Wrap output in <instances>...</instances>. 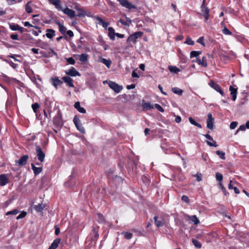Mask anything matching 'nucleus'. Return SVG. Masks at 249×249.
I'll use <instances>...</instances> for the list:
<instances>
[{"label": "nucleus", "instance_id": "obj_1", "mask_svg": "<svg viewBox=\"0 0 249 249\" xmlns=\"http://www.w3.org/2000/svg\"><path fill=\"white\" fill-rule=\"evenodd\" d=\"M50 3L53 5L59 11H62L63 12L67 15L70 18H73L75 16V12L66 7L64 9L63 8L61 2L60 0H48Z\"/></svg>", "mask_w": 249, "mask_h": 249}, {"label": "nucleus", "instance_id": "obj_2", "mask_svg": "<svg viewBox=\"0 0 249 249\" xmlns=\"http://www.w3.org/2000/svg\"><path fill=\"white\" fill-rule=\"evenodd\" d=\"M73 123L76 127L77 129L82 134H85V130L84 127L82 126L80 120L77 116H75L73 118Z\"/></svg>", "mask_w": 249, "mask_h": 249}, {"label": "nucleus", "instance_id": "obj_3", "mask_svg": "<svg viewBox=\"0 0 249 249\" xmlns=\"http://www.w3.org/2000/svg\"><path fill=\"white\" fill-rule=\"evenodd\" d=\"M143 35L142 32H137L129 36L127 39V42H132L135 43L138 38L141 37Z\"/></svg>", "mask_w": 249, "mask_h": 249}, {"label": "nucleus", "instance_id": "obj_4", "mask_svg": "<svg viewBox=\"0 0 249 249\" xmlns=\"http://www.w3.org/2000/svg\"><path fill=\"white\" fill-rule=\"evenodd\" d=\"M120 4L129 10L137 9V7L127 0H118Z\"/></svg>", "mask_w": 249, "mask_h": 249}, {"label": "nucleus", "instance_id": "obj_5", "mask_svg": "<svg viewBox=\"0 0 249 249\" xmlns=\"http://www.w3.org/2000/svg\"><path fill=\"white\" fill-rule=\"evenodd\" d=\"M36 150L38 160L41 162H43L45 157V153L43 152L42 150L39 146H36Z\"/></svg>", "mask_w": 249, "mask_h": 249}, {"label": "nucleus", "instance_id": "obj_6", "mask_svg": "<svg viewBox=\"0 0 249 249\" xmlns=\"http://www.w3.org/2000/svg\"><path fill=\"white\" fill-rule=\"evenodd\" d=\"M108 86L112 90L117 93H119L123 89L122 86H120L116 82L112 81L109 82Z\"/></svg>", "mask_w": 249, "mask_h": 249}, {"label": "nucleus", "instance_id": "obj_7", "mask_svg": "<svg viewBox=\"0 0 249 249\" xmlns=\"http://www.w3.org/2000/svg\"><path fill=\"white\" fill-rule=\"evenodd\" d=\"M184 217L185 220L190 221L191 223H194L195 225H197L199 223V220L196 215L190 216L188 214H184Z\"/></svg>", "mask_w": 249, "mask_h": 249}, {"label": "nucleus", "instance_id": "obj_8", "mask_svg": "<svg viewBox=\"0 0 249 249\" xmlns=\"http://www.w3.org/2000/svg\"><path fill=\"white\" fill-rule=\"evenodd\" d=\"M209 86L212 88L213 89H215L216 91L218 92L219 93H220V94L222 95V96H224V92L222 91V90L221 89V87L220 86L217 84V83H216L215 82H214V81H211L209 84Z\"/></svg>", "mask_w": 249, "mask_h": 249}, {"label": "nucleus", "instance_id": "obj_9", "mask_svg": "<svg viewBox=\"0 0 249 249\" xmlns=\"http://www.w3.org/2000/svg\"><path fill=\"white\" fill-rule=\"evenodd\" d=\"M214 119L211 113H209L207 120V127L209 129H213L214 127Z\"/></svg>", "mask_w": 249, "mask_h": 249}, {"label": "nucleus", "instance_id": "obj_10", "mask_svg": "<svg viewBox=\"0 0 249 249\" xmlns=\"http://www.w3.org/2000/svg\"><path fill=\"white\" fill-rule=\"evenodd\" d=\"M154 219L157 227L163 226L165 223V220L162 217H158L155 216L154 217Z\"/></svg>", "mask_w": 249, "mask_h": 249}, {"label": "nucleus", "instance_id": "obj_11", "mask_svg": "<svg viewBox=\"0 0 249 249\" xmlns=\"http://www.w3.org/2000/svg\"><path fill=\"white\" fill-rule=\"evenodd\" d=\"M28 159V156L27 155H23L20 159L18 160H16V163L20 166L25 165L26 163L27 160Z\"/></svg>", "mask_w": 249, "mask_h": 249}, {"label": "nucleus", "instance_id": "obj_12", "mask_svg": "<svg viewBox=\"0 0 249 249\" xmlns=\"http://www.w3.org/2000/svg\"><path fill=\"white\" fill-rule=\"evenodd\" d=\"M62 79L66 84V85L71 88H73V80L70 77L66 76L62 77Z\"/></svg>", "mask_w": 249, "mask_h": 249}, {"label": "nucleus", "instance_id": "obj_13", "mask_svg": "<svg viewBox=\"0 0 249 249\" xmlns=\"http://www.w3.org/2000/svg\"><path fill=\"white\" fill-rule=\"evenodd\" d=\"M51 81L53 85L56 89H57L58 86H60L63 83V82L59 80L57 77L51 78Z\"/></svg>", "mask_w": 249, "mask_h": 249}, {"label": "nucleus", "instance_id": "obj_14", "mask_svg": "<svg viewBox=\"0 0 249 249\" xmlns=\"http://www.w3.org/2000/svg\"><path fill=\"white\" fill-rule=\"evenodd\" d=\"M67 75L71 76H80V74L73 67L71 68L68 71L66 72Z\"/></svg>", "mask_w": 249, "mask_h": 249}, {"label": "nucleus", "instance_id": "obj_15", "mask_svg": "<svg viewBox=\"0 0 249 249\" xmlns=\"http://www.w3.org/2000/svg\"><path fill=\"white\" fill-rule=\"evenodd\" d=\"M8 182V178L5 174H1L0 176V185L1 186L5 185Z\"/></svg>", "mask_w": 249, "mask_h": 249}, {"label": "nucleus", "instance_id": "obj_16", "mask_svg": "<svg viewBox=\"0 0 249 249\" xmlns=\"http://www.w3.org/2000/svg\"><path fill=\"white\" fill-rule=\"evenodd\" d=\"M99 61L105 64L108 68H109L111 64V61L109 59H107L103 57L99 58Z\"/></svg>", "mask_w": 249, "mask_h": 249}, {"label": "nucleus", "instance_id": "obj_17", "mask_svg": "<svg viewBox=\"0 0 249 249\" xmlns=\"http://www.w3.org/2000/svg\"><path fill=\"white\" fill-rule=\"evenodd\" d=\"M74 107L79 112L81 113H85L86 112V109L84 108L81 107L79 102H75Z\"/></svg>", "mask_w": 249, "mask_h": 249}, {"label": "nucleus", "instance_id": "obj_18", "mask_svg": "<svg viewBox=\"0 0 249 249\" xmlns=\"http://www.w3.org/2000/svg\"><path fill=\"white\" fill-rule=\"evenodd\" d=\"M229 90L231 92V95L232 97V100L235 101L236 99L237 89L233 88L232 86H230Z\"/></svg>", "mask_w": 249, "mask_h": 249}, {"label": "nucleus", "instance_id": "obj_19", "mask_svg": "<svg viewBox=\"0 0 249 249\" xmlns=\"http://www.w3.org/2000/svg\"><path fill=\"white\" fill-rule=\"evenodd\" d=\"M96 19L98 21V24L102 25L104 28H107V26L109 24V22H107L103 20L101 18L99 17H97Z\"/></svg>", "mask_w": 249, "mask_h": 249}, {"label": "nucleus", "instance_id": "obj_20", "mask_svg": "<svg viewBox=\"0 0 249 249\" xmlns=\"http://www.w3.org/2000/svg\"><path fill=\"white\" fill-rule=\"evenodd\" d=\"M60 242V239L58 238L54 240L48 249H56Z\"/></svg>", "mask_w": 249, "mask_h": 249}, {"label": "nucleus", "instance_id": "obj_21", "mask_svg": "<svg viewBox=\"0 0 249 249\" xmlns=\"http://www.w3.org/2000/svg\"><path fill=\"white\" fill-rule=\"evenodd\" d=\"M46 36L47 37L52 39L55 36V31L52 29H48L46 30Z\"/></svg>", "mask_w": 249, "mask_h": 249}, {"label": "nucleus", "instance_id": "obj_22", "mask_svg": "<svg viewBox=\"0 0 249 249\" xmlns=\"http://www.w3.org/2000/svg\"><path fill=\"white\" fill-rule=\"evenodd\" d=\"M46 205L45 204H38L34 206V209L37 212H41L45 207Z\"/></svg>", "mask_w": 249, "mask_h": 249}, {"label": "nucleus", "instance_id": "obj_23", "mask_svg": "<svg viewBox=\"0 0 249 249\" xmlns=\"http://www.w3.org/2000/svg\"><path fill=\"white\" fill-rule=\"evenodd\" d=\"M108 36L111 40H114L115 39V36L116 33L115 30L112 27H109L108 28Z\"/></svg>", "mask_w": 249, "mask_h": 249}, {"label": "nucleus", "instance_id": "obj_24", "mask_svg": "<svg viewBox=\"0 0 249 249\" xmlns=\"http://www.w3.org/2000/svg\"><path fill=\"white\" fill-rule=\"evenodd\" d=\"M31 165L32 167V169L34 171V173L35 175L39 174L41 172L42 170V167H36L35 166L34 163H31Z\"/></svg>", "mask_w": 249, "mask_h": 249}, {"label": "nucleus", "instance_id": "obj_25", "mask_svg": "<svg viewBox=\"0 0 249 249\" xmlns=\"http://www.w3.org/2000/svg\"><path fill=\"white\" fill-rule=\"evenodd\" d=\"M168 70L171 72L176 74L178 73L180 71V69L177 67L172 66H169L168 67Z\"/></svg>", "mask_w": 249, "mask_h": 249}, {"label": "nucleus", "instance_id": "obj_26", "mask_svg": "<svg viewBox=\"0 0 249 249\" xmlns=\"http://www.w3.org/2000/svg\"><path fill=\"white\" fill-rule=\"evenodd\" d=\"M56 23L59 26V31L62 34H64L67 31V28L63 24L59 22H57Z\"/></svg>", "mask_w": 249, "mask_h": 249}, {"label": "nucleus", "instance_id": "obj_27", "mask_svg": "<svg viewBox=\"0 0 249 249\" xmlns=\"http://www.w3.org/2000/svg\"><path fill=\"white\" fill-rule=\"evenodd\" d=\"M31 2H32L31 1H29L25 5V11L28 14H30V13H31L33 12L32 8L30 5V4L31 3Z\"/></svg>", "mask_w": 249, "mask_h": 249}, {"label": "nucleus", "instance_id": "obj_28", "mask_svg": "<svg viewBox=\"0 0 249 249\" xmlns=\"http://www.w3.org/2000/svg\"><path fill=\"white\" fill-rule=\"evenodd\" d=\"M205 0H203V3L201 6V12L204 13V14L209 13V10L208 8L204 4Z\"/></svg>", "mask_w": 249, "mask_h": 249}, {"label": "nucleus", "instance_id": "obj_29", "mask_svg": "<svg viewBox=\"0 0 249 249\" xmlns=\"http://www.w3.org/2000/svg\"><path fill=\"white\" fill-rule=\"evenodd\" d=\"M142 107L145 110H149L153 108V106L150 103H143Z\"/></svg>", "mask_w": 249, "mask_h": 249}, {"label": "nucleus", "instance_id": "obj_30", "mask_svg": "<svg viewBox=\"0 0 249 249\" xmlns=\"http://www.w3.org/2000/svg\"><path fill=\"white\" fill-rule=\"evenodd\" d=\"M88 55L86 53H82L79 55V60L80 61L85 62L88 61Z\"/></svg>", "mask_w": 249, "mask_h": 249}, {"label": "nucleus", "instance_id": "obj_31", "mask_svg": "<svg viewBox=\"0 0 249 249\" xmlns=\"http://www.w3.org/2000/svg\"><path fill=\"white\" fill-rule=\"evenodd\" d=\"M9 28L12 31H18L19 28L20 29V26L17 24L12 23L9 24Z\"/></svg>", "mask_w": 249, "mask_h": 249}, {"label": "nucleus", "instance_id": "obj_32", "mask_svg": "<svg viewBox=\"0 0 249 249\" xmlns=\"http://www.w3.org/2000/svg\"><path fill=\"white\" fill-rule=\"evenodd\" d=\"M189 121L190 122V123L192 124H193L199 128H201L202 126H201V125L199 124V123H196L194 119H193L192 117H190L189 118Z\"/></svg>", "mask_w": 249, "mask_h": 249}, {"label": "nucleus", "instance_id": "obj_33", "mask_svg": "<svg viewBox=\"0 0 249 249\" xmlns=\"http://www.w3.org/2000/svg\"><path fill=\"white\" fill-rule=\"evenodd\" d=\"M75 9L78 12L77 14L78 17H84L85 15L84 12L81 10L80 8H79L78 6H76Z\"/></svg>", "mask_w": 249, "mask_h": 249}, {"label": "nucleus", "instance_id": "obj_34", "mask_svg": "<svg viewBox=\"0 0 249 249\" xmlns=\"http://www.w3.org/2000/svg\"><path fill=\"white\" fill-rule=\"evenodd\" d=\"M172 91L178 95H180L182 93V90L178 88H174L172 89Z\"/></svg>", "mask_w": 249, "mask_h": 249}, {"label": "nucleus", "instance_id": "obj_35", "mask_svg": "<svg viewBox=\"0 0 249 249\" xmlns=\"http://www.w3.org/2000/svg\"><path fill=\"white\" fill-rule=\"evenodd\" d=\"M192 243L196 248L199 249L201 247V244L199 241L196 239H193Z\"/></svg>", "mask_w": 249, "mask_h": 249}, {"label": "nucleus", "instance_id": "obj_36", "mask_svg": "<svg viewBox=\"0 0 249 249\" xmlns=\"http://www.w3.org/2000/svg\"><path fill=\"white\" fill-rule=\"evenodd\" d=\"M201 53V51H192L190 53V57H191V58H193V57H196L197 56H198Z\"/></svg>", "mask_w": 249, "mask_h": 249}, {"label": "nucleus", "instance_id": "obj_37", "mask_svg": "<svg viewBox=\"0 0 249 249\" xmlns=\"http://www.w3.org/2000/svg\"><path fill=\"white\" fill-rule=\"evenodd\" d=\"M216 154L219 156V157L220 159L222 160H224L225 159V153L223 152V151L220 150H217L216 151Z\"/></svg>", "mask_w": 249, "mask_h": 249}, {"label": "nucleus", "instance_id": "obj_38", "mask_svg": "<svg viewBox=\"0 0 249 249\" xmlns=\"http://www.w3.org/2000/svg\"><path fill=\"white\" fill-rule=\"evenodd\" d=\"M222 33L225 35H231L232 32H231L226 27H224L222 30Z\"/></svg>", "mask_w": 249, "mask_h": 249}, {"label": "nucleus", "instance_id": "obj_39", "mask_svg": "<svg viewBox=\"0 0 249 249\" xmlns=\"http://www.w3.org/2000/svg\"><path fill=\"white\" fill-rule=\"evenodd\" d=\"M216 178L217 180L219 181V182H222L223 179L222 175L220 173L217 172L216 173Z\"/></svg>", "mask_w": 249, "mask_h": 249}, {"label": "nucleus", "instance_id": "obj_40", "mask_svg": "<svg viewBox=\"0 0 249 249\" xmlns=\"http://www.w3.org/2000/svg\"><path fill=\"white\" fill-rule=\"evenodd\" d=\"M196 178L197 181L199 182L202 180V175L200 172H197L195 175L194 176Z\"/></svg>", "mask_w": 249, "mask_h": 249}, {"label": "nucleus", "instance_id": "obj_41", "mask_svg": "<svg viewBox=\"0 0 249 249\" xmlns=\"http://www.w3.org/2000/svg\"><path fill=\"white\" fill-rule=\"evenodd\" d=\"M22 0H7L9 5H13L16 3H19L22 1Z\"/></svg>", "mask_w": 249, "mask_h": 249}, {"label": "nucleus", "instance_id": "obj_42", "mask_svg": "<svg viewBox=\"0 0 249 249\" xmlns=\"http://www.w3.org/2000/svg\"><path fill=\"white\" fill-rule=\"evenodd\" d=\"M123 234H124V236L126 239H130L132 237V234L130 232H123Z\"/></svg>", "mask_w": 249, "mask_h": 249}, {"label": "nucleus", "instance_id": "obj_43", "mask_svg": "<svg viewBox=\"0 0 249 249\" xmlns=\"http://www.w3.org/2000/svg\"><path fill=\"white\" fill-rule=\"evenodd\" d=\"M18 213V211L17 210L14 209L12 211H9L8 212H7L6 213V215H8L10 214L16 215Z\"/></svg>", "mask_w": 249, "mask_h": 249}, {"label": "nucleus", "instance_id": "obj_44", "mask_svg": "<svg viewBox=\"0 0 249 249\" xmlns=\"http://www.w3.org/2000/svg\"><path fill=\"white\" fill-rule=\"evenodd\" d=\"M185 43L190 45H193L194 44V41H193L192 39L189 37L186 38Z\"/></svg>", "mask_w": 249, "mask_h": 249}, {"label": "nucleus", "instance_id": "obj_45", "mask_svg": "<svg viewBox=\"0 0 249 249\" xmlns=\"http://www.w3.org/2000/svg\"><path fill=\"white\" fill-rule=\"evenodd\" d=\"M201 65L203 66L204 67H206L207 66V61H206V57L205 56H203L201 60Z\"/></svg>", "mask_w": 249, "mask_h": 249}, {"label": "nucleus", "instance_id": "obj_46", "mask_svg": "<svg viewBox=\"0 0 249 249\" xmlns=\"http://www.w3.org/2000/svg\"><path fill=\"white\" fill-rule=\"evenodd\" d=\"M213 142H209L208 141H207V143L208 144V145L210 146H214V147H217V144H216V142L215 141H212Z\"/></svg>", "mask_w": 249, "mask_h": 249}, {"label": "nucleus", "instance_id": "obj_47", "mask_svg": "<svg viewBox=\"0 0 249 249\" xmlns=\"http://www.w3.org/2000/svg\"><path fill=\"white\" fill-rule=\"evenodd\" d=\"M237 124H238V123L237 122H232L230 124V128L231 129H234L237 126Z\"/></svg>", "mask_w": 249, "mask_h": 249}, {"label": "nucleus", "instance_id": "obj_48", "mask_svg": "<svg viewBox=\"0 0 249 249\" xmlns=\"http://www.w3.org/2000/svg\"><path fill=\"white\" fill-rule=\"evenodd\" d=\"M26 215V212H22L17 217V219H19L24 218Z\"/></svg>", "mask_w": 249, "mask_h": 249}, {"label": "nucleus", "instance_id": "obj_49", "mask_svg": "<svg viewBox=\"0 0 249 249\" xmlns=\"http://www.w3.org/2000/svg\"><path fill=\"white\" fill-rule=\"evenodd\" d=\"M204 37L203 36H201L197 39V42L204 46L205 43H204Z\"/></svg>", "mask_w": 249, "mask_h": 249}, {"label": "nucleus", "instance_id": "obj_50", "mask_svg": "<svg viewBox=\"0 0 249 249\" xmlns=\"http://www.w3.org/2000/svg\"><path fill=\"white\" fill-rule=\"evenodd\" d=\"M32 107L35 112H36V109L39 107V105L38 103H36L35 104H32Z\"/></svg>", "mask_w": 249, "mask_h": 249}, {"label": "nucleus", "instance_id": "obj_51", "mask_svg": "<svg viewBox=\"0 0 249 249\" xmlns=\"http://www.w3.org/2000/svg\"><path fill=\"white\" fill-rule=\"evenodd\" d=\"M181 200L185 202H186L187 204L189 203V199L188 197L186 196H182L181 197Z\"/></svg>", "mask_w": 249, "mask_h": 249}, {"label": "nucleus", "instance_id": "obj_52", "mask_svg": "<svg viewBox=\"0 0 249 249\" xmlns=\"http://www.w3.org/2000/svg\"><path fill=\"white\" fill-rule=\"evenodd\" d=\"M67 61L70 64L74 65L75 64V60L72 57L68 58Z\"/></svg>", "mask_w": 249, "mask_h": 249}, {"label": "nucleus", "instance_id": "obj_53", "mask_svg": "<svg viewBox=\"0 0 249 249\" xmlns=\"http://www.w3.org/2000/svg\"><path fill=\"white\" fill-rule=\"evenodd\" d=\"M155 107L159 111H160V112L164 111L163 108L160 105H159L158 104H156L155 105Z\"/></svg>", "mask_w": 249, "mask_h": 249}, {"label": "nucleus", "instance_id": "obj_54", "mask_svg": "<svg viewBox=\"0 0 249 249\" xmlns=\"http://www.w3.org/2000/svg\"><path fill=\"white\" fill-rule=\"evenodd\" d=\"M246 130V127L244 125H240L239 127L237 130L236 133H238L239 131H245Z\"/></svg>", "mask_w": 249, "mask_h": 249}, {"label": "nucleus", "instance_id": "obj_55", "mask_svg": "<svg viewBox=\"0 0 249 249\" xmlns=\"http://www.w3.org/2000/svg\"><path fill=\"white\" fill-rule=\"evenodd\" d=\"M10 37L11 38H12V39H14V40H19L18 38V36L17 34H12L10 35Z\"/></svg>", "mask_w": 249, "mask_h": 249}, {"label": "nucleus", "instance_id": "obj_56", "mask_svg": "<svg viewBox=\"0 0 249 249\" xmlns=\"http://www.w3.org/2000/svg\"><path fill=\"white\" fill-rule=\"evenodd\" d=\"M40 47L42 49H45L48 47V44L45 42H42Z\"/></svg>", "mask_w": 249, "mask_h": 249}, {"label": "nucleus", "instance_id": "obj_57", "mask_svg": "<svg viewBox=\"0 0 249 249\" xmlns=\"http://www.w3.org/2000/svg\"><path fill=\"white\" fill-rule=\"evenodd\" d=\"M60 232V230L59 227H58L57 226L55 227V234L57 235H58Z\"/></svg>", "mask_w": 249, "mask_h": 249}, {"label": "nucleus", "instance_id": "obj_58", "mask_svg": "<svg viewBox=\"0 0 249 249\" xmlns=\"http://www.w3.org/2000/svg\"><path fill=\"white\" fill-rule=\"evenodd\" d=\"M135 88V84H131L130 85H127L126 86V89H134Z\"/></svg>", "mask_w": 249, "mask_h": 249}, {"label": "nucleus", "instance_id": "obj_59", "mask_svg": "<svg viewBox=\"0 0 249 249\" xmlns=\"http://www.w3.org/2000/svg\"><path fill=\"white\" fill-rule=\"evenodd\" d=\"M67 35L71 37H73L74 35L72 31L69 30L67 31Z\"/></svg>", "mask_w": 249, "mask_h": 249}, {"label": "nucleus", "instance_id": "obj_60", "mask_svg": "<svg viewBox=\"0 0 249 249\" xmlns=\"http://www.w3.org/2000/svg\"><path fill=\"white\" fill-rule=\"evenodd\" d=\"M98 216V218H99V222H102L104 221V217L103 216V215L100 214V213H98L97 214Z\"/></svg>", "mask_w": 249, "mask_h": 249}, {"label": "nucleus", "instance_id": "obj_61", "mask_svg": "<svg viewBox=\"0 0 249 249\" xmlns=\"http://www.w3.org/2000/svg\"><path fill=\"white\" fill-rule=\"evenodd\" d=\"M181 121V118L180 116H176L175 118V122L177 123H179Z\"/></svg>", "mask_w": 249, "mask_h": 249}, {"label": "nucleus", "instance_id": "obj_62", "mask_svg": "<svg viewBox=\"0 0 249 249\" xmlns=\"http://www.w3.org/2000/svg\"><path fill=\"white\" fill-rule=\"evenodd\" d=\"M119 22L121 23L124 25H125V26H128L129 25L128 24H127L125 21H124L122 19H120L119 20Z\"/></svg>", "mask_w": 249, "mask_h": 249}, {"label": "nucleus", "instance_id": "obj_63", "mask_svg": "<svg viewBox=\"0 0 249 249\" xmlns=\"http://www.w3.org/2000/svg\"><path fill=\"white\" fill-rule=\"evenodd\" d=\"M8 62L9 63L10 65L12 68H14V69H15V68L17 67V64H15L14 63H13V62H12V61H10V62H9V61H8Z\"/></svg>", "mask_w": 249, "mask_h": 249}, {"label": "nucleus", "instance_id": "obj_64", "mask_svg": "<svg viewBox=\"0 0 249 249\" xmlns=\"http://www.w3.org/2000/svg\"><path fill=\"white\" fill-rule=\"evenodd\" d=\"M204 136L207 138V139L210 140V141H213V138L208 134H207L204 135Z\"/></svg>", "mask_w": 249, "mask_h": 249}]
</instances>
